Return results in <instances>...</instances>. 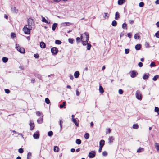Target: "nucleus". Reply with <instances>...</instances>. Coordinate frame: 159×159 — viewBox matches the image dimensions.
I'll list each match as a JSON object with an SVG mask.
<instances>
[{
    "label": "nucleus",
    "mask_w": 159,
    "mask_h": 159,
    "mask_svg": "<svg viewBox=\"0 0 159 159\" xmlns=\"http://www.w3.org/2000/svg\"><path fill=\"white\" fill-rule=\"evenodd\" d=\"M89 38V34L87 32H85L81 35L80 39L83 45L85 46L88 43Z\"/></svg>",
    "instance_id": "obj_1"
},
{
    "label": "nucleus",
    "mask_w": 159,
    "mask_h": 159,
    "mask_svg": "<svg viewBox=\"0 0 159 159\" xmlns=\"http://www.w3.org/2000/svg\"><path fill=\"white\" fill-rule=\"evenodd\" d=\"M32 28V27H30V26H28V25H26L24 27L23 31H24L25 34H30V30Z\"/></svg>",
    "instance_id": "obj_2"
},
{
    "label": "nucleus",
    "mask_w": 159,
    "mask_h": 159,
    "mask_svg": "<svg viewBox=\"0 0 159 159\" xmlns=\"http://www.w3.org/2000/svg\"><path fill=\"white\" fill-rule=\"evenodd\" d=\"M16 48L19 52L22 53H24L25 52V50L22 47L19 46L18 44H16Z\"/></svg>",
    "instance_id": "obj_3"
},
{
    "label": "nucleus",
    "mask_w": 159,
    "mask_h": 159,
    "mask_svg": "<svg viewBox=\"0 0 159 159\" xmlns=\"http://www.w3.org/2000/svg\"><path fill=\"white\" fill-rule=\"evenodd\" d=\"M136 97L137 99L139 100H141L142 99V95L141 91L139 90H138L136 91Z\"/></svg>",
    "instance_id": "obj_4"
},
{
    "label": "nucleus",
    "mask_w": 159,
    "mask_h": 159,
    "mask_svg": "<svg viewBox=\"0 0 159 159\" xmlns=\"http://www.w3.org/2000/svg\"><path fill=\"white\" fill-rule=\"evenodd\" d=\"M28 25H27L28 26L30 27H32V26L34 25V23L33 20L31 18H29L28 20Z\"/></svg>",
    "instance_id": "obj_5"
},
{
    "label": "nucleus",
    "mask_w": 159,
    "mask_h": 159,
    "mask_svg": "<svg viewBox=\"0 0 159 159\" xmlns=\"http://www.w3.org/2000/svg\"><path fill=\"white\" fill-rule=\"evenodd\" d=\"M96 155V152L94 151H92L89 152L88 156L91 158L94 157Z\"/></svg>",
    "instance_id": "obj_6"
},
{
    "label": "nucleus",
    "mask_w": 159,
    "mask_h": 159,
    "mask_svg": "<svg viewBox=\"0 0 159 159\" xmlns=\"http://www.w3.org/2000/svg\"><path fill=\"white\" fill-rule=\"evenodd\" d=\"M51 52L52 54H56L58 52V49L56 47H52L51 49Z\"/></svg>",
    "instance_id": "obj_7"
},
{
    "label": "nucleus",
    "mask_w": 159,
    "mask_h": 159,
    "mask_svg": "<svg viewBox=\"0 0 159 159\" xmlns=\"http://www.w3.org/2000/svg\"><path fill=\"white\" fill-rule=\"evenodd\" d=\"M130 76L132 78H134L136 76L138 73L135 71H132L130 72Z\"/></svg>",
    "instance_id": "obj_8"
},
{
    "label": "nucleus",
    "mask_w": 159,
    "mask_h": 159,
    "mask_svg": "<svg viewBox=\"0 0 159 159\" xmlns=\"http://www.w3.org/2000/svg\"><path fill=\"white\" fill-rule=\"evenodd\" d=\"M43 115H42V117H40L39 119H38L37 120V122L38 124H41L43 122Z\"/></svg>",
    "instance_id": "obj_9"
},
{
    "label": "nucleus",
    "mask_w": 159,
    "mask_h": 159,
    "mask_svg": "<svg viewBox=\"0 0 159 159\" xmlns=\"http://www.w3.org/2000/svg\"><path fill=\"white\" fill-rule=\"evenodd\" d=\"M108 143L111 144L113 142V141L114 140V138L113 136L110 137L108 138Z\"/></svg>",
    "instance_id": "obj_10"
},
{
    "label": "nucleus",
    "mask_w": 159,
    "mask_h": 159,
    "mask_svg": "<svg viewBox=\"0 0 159 159\" xmlns=\"http://www.w3.org/2000/svg\"><path fill=\"white\" fill-rule=\"evenodd\" d=\"M33 136L35 139H38L39 137V132L34 133L33 135Z\"/></svg>",
    "instance_id": "obj_11"
},
{
    "label": "nucleus",
    "mask_w": 159,
    "mask_h": 159,
    "mask_svg": "<svg viewBox=\"0 0 159 159\" xmlns=\"http://www.w3.org/2000/svg\"><path fill=\"white\" fill-rule=\"evenodd\" d=\"M72 121L75 124L76 126H78L79 123L75 119L72 118Z\"/></svg>",
    "instance_id": "obj_12"
},
{
    "label": "nucleus",
    "mask_w": 159,
    "mask_h": 159,
    "mask_svg": "<svg viewBox=\"0 0 159 159\" xmlns=\"http://www.w3.org/2000/svg\"><path fill=\"white\" fill-rule=\"evenodd\" d=\"M11 10L12 11L15 13H17L18 12V10L16 9V7H11Z\"/></svg>",
    "instance_id": "obj_13"
},
{
    "label": "nucleus",
    "mask_w": 159,
    "mask_h": 159,
    "mask_svg": "<svg viewBox=\"0 0 159 159\" xmlns=\"http://www.w3.org/2000/svg\"><path fill=\"white\" fill-rule=\"evenodd\" d=\"M141 47V45L140 44H137L135 46V48L137 50H140Z\"/></svg>",
    "instance_id": "obj_14"
},
{
    "label": "nucleus",
    "mask_w": 159,
    "mask_h": 159,
    "mask_svg": "<svg viewBox=\"0 0 159 159\" xmlns=\"http://www.w3.org/2000/svg\"><path fill=\"white\" fill-rule=\"evenodd\" d=\"M126 2V0H118V4L119 5L123 4Z\"/></svg>",
    "instance_id": "obj_15"
},
{
    "label": "nucleus",
    "mask_w": 159,
    "mask_h": 159,
    "mask_svg": "<svg viewBox=\"0 0 159 159\" xmlns=\"http://www.w3.org/2000/svg\"><path fill=\"white\" fill-rule=\"evenodd\" d=\"M40 46L41 48H44L45 47L46 44L44 42H41L40 43Z\"/></svg>",
    "instance_id": "obj_16"
},
{
    "label": "nucleus",
    "mask_w": 159,
    "mask_h": 159,
    "mask_svg": "<svg viewBox=\"0 0 159 159\" xmlns=\"http://www.w3.org/2000/svg\"><path fill=\"white\" fill-rule=\"evenodd\" d=\"M41 17L42 18V21L43 22L46 23L47 24L50 23V22H48L47 21L46 19L44 17H43L42 16H41Z\"/></svg>",
    "instance_id": "obj_17"
},
{
    "label": "nucleus",
    "mask_w": 159,
    "mask_h": 159,
    "mask_svg": "<svg viewBox=\"0 0 159 159\" xmlns=\"http://www.w3.org/2000/svg\"><path fill=\"white\" fill-rule=\"evenodd\" d=\"M80 75V73L78 71H76L74 73V75L75 78H78L79 77Z\"/></svg>",
    "instance_id": "obj_18"
},
{
    "label": "nucleus",
    "mask_w": 159,
    "mask_h": 159,
    "mask_svg": "<svg viewBox=\"0 0 159 159\" xmlns=\"http://www.w3.org/2000/svg\"><path fill=\"white\" fill-rule=\"evenodd\" d=\"M30 130H32L34 128V123L30 122Z\"/></svg>",
    "instance_id": "obj_19"
},
{
    "label": "nucleus",
    "mask_w": 159,
    "mask_h": 159,
    "mask_svg": "<svg viewBox=\"0 0 159 159\" xmlns=\"http://www.w3.org/2000/svg\"><path fill=\"white\" fill-rule=\"evenodd\" d=\"M120 17V15L119 13L118 12H116L115 13V19L116 20H117Z\"/></svg>",
    "instance_id": "obj_20"
},
{
    "label": "nucleus",
    "mask_w": 159,
    "mask_h": 159,
    "mask_svg": "<svg viewBox=\"0 0 159 159\" xmlns=\"http://www.w3.org/2000/svg\"><path fill=\"white\" fill-rule=\"evenodd\" d=\"M57 26V23H54L53 24L52 26V30L53 31H54L55 30L56 28V27Z\"/></svg>",
    "instance_id": "obj_21"
},
{
    "label": "nucleus",
    "mask_w": 159,
    "mask_h": 159,
    "mask_svg": "<svg viewBox=\"0 0 159 159\" xmlns=\"http://www.w3.org/2000/svg\"><path fill=\"white\" fill-rule=\"evenodd\" d=\"M149 74L148 73L147 74H144L143 77V79L144 80L147 79L149 77Z\"/></svg>",
    "instance_id": "obj_22"
},
{
    "label": "nucleus",
    "mask_w": 159,
    "mask_h": 159,
    "mask_svg": "<svg viewBox=\"0 0 159 159\" xmlns=\"http://www.w3.org/2000/svg\"><path fill=\"white\" fill-rule=\"evenodd\" d=\"M155 146L156 148V149L157 151H159V143H155Z\"/></svg>",
    "instance_id": "obj_23"
},
{
    "label": "nucleus",
    "mask_w": 159,
    "mask_h": 159,
    "mask_svg": "<svg viewBox=\"0 0 159 159\" xmlns=\"http://www.w3.org/2000/svg\"><path fill=\"white\" fill-rule=\"evenodd\" d=\"M62 25L64 26H69L71 25V23L69 22H65L62 23Z\"/></svg>",
    "instance_id": "obj_24"
},
{
    "label": "nucleus",
    "mask_w": 159,
    "mask_h": 159,
    "mask_svg": "<svg viewBox=\"0 0 159 159\" xmlns=\"http://www.w3.org/2000/svg\"><path fill=\"white\" fill-rule=\"evenodd\" d=\"M99 90L100 92L101 93H102L104 92L103 89V87L101 86H99Z\"/></svg>",
    "instance_id": "obj_25"
},
{
    "label": "nucleus",
    "mask_w": 159,
    "mask_h": 159,
    "mask_svg": "<svg viewBox=\"0 0 159 159\" xmlns=\"http://www.w3.org/2000/svg\"><path fill=\"white\" fill-rule=\"evenodd\" d=\"M144 151V148H139L137 150V152H141Z\"/></svg>",
    "instance_id": "obj_26"
},
{
    "label": "nucleus",
    "mask_w": 159,
    "mask_h": 159,
    "mask_svg": "<svg viewBox=\"0 0 159 159\" xmlns=\"http://www.w3.org/2000/svg\"><path fill=\"white\" fill-rule=\"evenodd\" d=\"M31 153L30 152H29L27 154V159H31Z\"/></svg>",
    "instance_id": "obj_27"
},
{
    "label": "nucleus",
    "mask_w": 159,
    "mask_h": 159,
    "mask_svg": "<svg viewBox=\"0 0 159 159\" xmlns=\"http://www.w3.org/2000/svg\"><path fill=\"white\" fill-rule=\"evenodd\" d=\"M2 60L3 62L6 63L8 59L6 57H4L2 58Z\"/></svg>",
    "instance_id": "obj_28"
},
{
    "label": "nucleus",
    "mask_w": 159,
    "mask_h": 159,
    "mask_svg": "<svg viewBox=\"0 0 159 159\" xmlns=\"http://www.w3.org/2000/svg\"><path fill=\"white\" fill-rule=\"evenodd\" d=\"M76 143L78 144H80L81 143V141L80 139H77L76 140Z\"/></svg>",
    "instance_id": "obj_29"
},
{
    "label": "nucleus",
    "mask_w": 159,
    "mask_h": 159,
    "mask_svg": "<svg viewBox=\"0 0 159 159\" xmlns=\"http://www.w3.org/2000/svg\"><path fill=\"white\" fill-rule=\"evenodd\" d=\"M66 102L64 101L63 102V104H60L59 105V107L60 108H62L66 106Z\"/></svg>",
    "instance_id": "obj_30"
},
{
    "label": "nucleus",
    "mask_w": 159,
    "mask_h": 159,
    "mask_svg": "<svg viewBox=\"0 0 159 159\" xmlns=\"http://www.w3.org/2000/svg\"><path fill=\"white\" fill-rule=\"evenodd\" d=\"M111 25L113 26H116L117 25V22L115 20H113L112 21Z\"/></svg>",
    "instance_id": "obj_31"
},
{
    "label": "nucleus",
    "mask_w": 159,
    "mask_h": 159,
    "mask_svg": "<svg viewBox=\"0 0 159 159\" xmlns=\"http://www.w3.org/2000/svg\"><path fill=\"white\" fill-rule=\"evenodd\" d=\"M89 134L88 133H86L84 135V138L86 139H89Z\"/></svg>",
    "instance_id": "obj_32"
},
{
    "label": "nucleus",
    "mask_w": 159,
    "mask_h": 159,
    "mask_svg": "<svg viewBox=\"0 0 159 159\" xmlns=\"http://www.w3.org/2000/svg\"><path fill=\"white\" fill-rule=\"evenodd\" d=\"M133 128L134 129H137L139 128V126L137 124H134L133 125Z\"/></svg>",
    "instance_id": "obj_33"
},
{
    "label": "nucleus",
    "mask_w": 159,
    "mask_h": 159,
    "mask_svg": "<svg viewBox=\"0 0 159 159\" xmlns=\"http://www.w3.org/2000/svg\"><path fill=\"white\" fill-rule=\"evenodd\" d=\"M36 115L42 117V115H43L41 112L39 111H38L36 113Z\"/></svg>",
    "instance_id": "obj_34"
},
{
    "label": "nucleus",
    "mask_w": 159,
    "mask_h": 159,
    "mask_svg": "<svg viewBox=\"0 0 159 159\" xmlns=\"http://www.w3.org/2000/svg\"><path fill=\"white\" fill-rule=\"evenodd\" d=\"M155 112H157L158 115H159V108L157 107H155Z\"/></svg>",
    "instance_id": "obj_35"
},
{
    "label": "nucleus",
    "mask_w": 159,
    "mask_h": 159,
    "mask_svg": "<svg viewBox=\"0 0 159 159\" xmlns=\"http://www.w3.org/2000/svg\"><path fill=\"white\" fill-rule=\"evenodd\" d=\"M54 150L55 152H58L59 150V148L57 146H54Z\"/></svg>",
    "instance_id": "obj_36"
},
{
    "label": "nucleus",
    "mask_w": 159,
    "mask_h": 159,
    "mask_svg": "<svg viewBox=\"0 0 159 159\" xmlns=\"http://www.w3.org/2000/svg\"><path fill=\"white\" fill-rule=\"evenodd\" d=\"M158 78H159V75H155V76H154V77L152 79L154 81H155L157 80V79Z\"/></svg>",
    "instance_id": "obj_37"
},
{
    "label": "nucleus",
    "mask_w": 159,
    "mask_h": 159,
    "mask_svg": "<svg viewBox=\"0 0 159 159\" xmlns=\"http://www.w3.org/2000/svg\"><path fill=\"white\" fill-rule=\"evenodd\" d=\"M45 102L47 104H49L50 103V101L48 98H46L45 99Z\"/></svg>",
    "instance_id": "obj_38"
},
{
    "label": "nucleus",
    "mask_w": 159,
    "mask_h": 159,
    "mask_svg": "<svg viewBox=\"0 0 159 159\" xmlns=\"http://www.w3.org/2000/svg\"><path fill=\"white\" fill-rule=\"evenodd\" d=\"M87 49L88 50H89L90 49L91 47V45L90 44L88 43L87 44Z\"/></svg>",
    "instance_id": "obj_39"
},
{
    "label": "nucleus",
    "mask_w": 159,
    "mask_h": 159,
    "mask_svg": "<svg viewBox=\"0 0 159 159\" xmlns=\"http://www.w3.org/2000/svg\"><path fill=\"white\" fill-rule=\"evenodd\" d=\"M55 43L57 44H60L61 43V41L59 40H56L55 42Z\"/></svg>",
    "instance_id": "obj_40"
},
{
    "label": "nucleus",
    "mask_w": 159,
    "mask_h": 159,
    "mask_svg": "<svg viewBox=\"0 0 159 159\" xmlns=\"http://www.w3.org/2000/svg\"><path fill=\"white\" fill-rule=\"evenodd\" d=\"M68 41L71 44H73V43L74 39H73L69 38L68 39Z\"/></svg>",
    "instance_id": "obj_41"
},
{
    "label": "nucleus",
    "mask_w": 159,
    "mask_h": 159,
    "mask_svg": "<svg viewBox=\"0 0 159 159\" xmlns=\"http://www.w3.org/2000/svg\"><path fill=\"white\" fill-rule=\"evenodd\" d=\"M53 133L52 131H50L48 132V135L49 136H51L53 135Z\"/></svg>",
    "instance_id": "obj_42"
},
{
    "label": "nucleus",
    "mask_w": 159,
    "mask_h": 159,
    "mask_svg": "<svg viewBox=\"0 0 159 159\" xmlns=\"http://www.w3.org/2000/svg\"><path fill=\"white\" fill-rule=\"evenodd\" d=\"M18 152L20 153H22L24 152L23 149L22 148H20L18 149Z\"/></svg>",
    "instance_id": "obj_43"
},
{
    "label": "nucleus",
    "mask_w": 159,
    "mask_h": 159,
    "mask_svg": "<svg viewBox=\"0 0 159 159\" xmlns=\"http://www.w3.org/2000/svg\"><path fill=\"white\" fill-rule=\"evenodd\" d=\"M155 36L157 38H159V31H157L155 33Z\"/></svg>",
    "instance_id": "obj_44"
},
{
    "label": "nucleus",
    "mask_w": 159,
    "mask_h": 159,
    "mask_svg": "<svg viewBox=\"0 0 159 159\" xmlns=\"http://www.w3.org/2000/svg\"><path fill=\"white\" fill-rule=\"evenodd\" d=\"M144 3L143 2H141L139 3V6L140 7H142L143 6Z\"/></svg>",
    "instance_id": "obj_45"
},
{
    "label": "nucleus",
    "mask_w": 159,
    "mask_h": 159,
    "mask_svg": "<svg viewBox=\"0 0 159 159\" xmlns=\"http://www.w3.org/2000/svg\"><path fill=\"white\" fill-rule=\"evenodd\" d=\"M134 38L135 39H139V36L138 34H136L134 35Z\"/></svg>",
    "instance_id": "obj_46"
},
{
    "label": "nucleus",
    "mask_w": 159,
    "mask_h": 159,
    "mask_svg": "<svg viewBox=\"0 0 159 159\" xmlns=\"http://www.w3.org/2000/svg\"><path fill=\"white\" fill-rule=\"evenodd\" d=\"M100 144H102V145H104L105 144V141L103 140H101L100 142Z\"/></svg>",
    "instance_id": "obj_47"
},
{
    "label": "nucleus",
    "mask_w": 159,
    "mask_h": 159,
    "mask_svg": "<svg viewBox=\"0 0 159 159\" xmlns=\"http://www.w3.org/2000/svg\"><path fill=\"white\" fill-rule=\"evenodd\" d=\"M11 37L13 38H14L15 37H16V34L13 33H11Z\"/></svg>",
    "instance_id": "obj_48"
},
{
    "label": "nucleus",
    "mask_w": 159,
    "mask_h": 159,
    "mask_svg": "<svg viewBox=\"0 0 159 159\" xmlns=\"http://www.w3.org/2000/svg\"><path fill=\"white\" fill-rule=\"evenodd\" d=\"M35 76L41 80V75L39 74H36Z\"/></svg>",
    "instance_id": "obj_49"
},
{
    "label": "nucleus",
    "mask_w": 159,
    "mask_h": 159,
    "mask_svg": "<svg viewBox=\"0 0 159 159\" xmlns=\"http://www.w3.org/2000/svg\"><path fill=\"white\" fill-rule=\"evenodd\" d=\"M76 40L77 43H79L80 41L81 40H81L80 39V37H78L76 38Z\"/></svg>",
    "instance_id": "obj_50"
},
{
    "label": "nucleus",
    "mask_w": 159,
    "mask_h": 159,
    "mask_svg": "<svg viewBox=\"0 0 159 159\" xmlns=\"http://www.w3.org/2000/svg\"><path fill=\"white\" fill-rule=\"evenodd\" d=\"M155 63L154 62H152L151 63L150 65V66L151 67H154L155 66Z\"/></svg>",
    "instance_id": "obj_51"
},
{
    "label": "nucleus",
    "mask_w": 159,
    "mask_h": 159,
    "mask_svg": "<svg viewBox=\"0 0 159 159\" xmlns=\"http://www.w3.org/2000/svg\"><path fill=\"white\" fill-rule=\"evenodd\" d=\"M129 49H125V53L126 54H128L129 53Z\"/></svg>",
    "instance_id": "obj_52"
},
{
    "label": "nucleus",
    "mask_w": 159,
    "mask_h": 159,
    "mask_svg": "<svg viewBox=\"0 0 159 159\" xmlns=\"http://www.w3.org/2000/svg\"><path fill=\"white\" fill-rule=\"evenodd\" d=\"M63 123V122L61 120H60V121L59 124L60 125V127H61V129L62 128V127Z\"/></svg>",
    "instance_id": "obj_53"
},
{
    "label": "nucleus",
    "mask_w": 159,
    "mask_h": 159,
    "mask_svg": "<svg viewBox=\"0 0 159 159\" xmlns=\"http://www.w3.org/2000/svg\"><path fill=\"white\" fill-rule=\"evenodd\" d=\"M107 152L106 151H104L102 152V155L103 156H107Z\"/></svg>",
    "instance_id": "obj_54"
},
{
    "label": "nucleus",
    "mask_w": 159,
    "mask_h": 159,
    "mask_svg": "<svg viewBox=\"0 0 159 159\" xmlns=\"http://www.w3.org/2000/svg\"><path fill=\"white\" fill-rule=\"evenodd\" d=\"M127 26V24L125 23H124L122 25V28L125 29Z\"/></svg>",
    "instance_id": "obj_55"
},
{
    "label": "nucleus",
    "mask_w": 159,
    "mask_h": 159,
    "mask_svg": "<svg viewBox=\"0 0 159 159\" xmlns=\"http://www.w3.org/2000/svg\"><path fill=\"white\" fill-rule=\"evenodd\" d=\"M127 35H128V37L129 38H131V37L132 36V34L131 33H129Z\"/></svg>",
    "instance_id": "obj_56"
},
{
    "label": "nucleus",
    "mask_w": 159,
    "mask_h": 159,
    "mask_svg": "<svg viewBox=\"0 0 159 159\" xmlns=\"http://www.w3.org/2000/svg\"><path fill=\"white\" fill-rule=\"evenodd\" d=\"M123 91L121 89H120L119 90V93L120 94H121L123 93Z\"/></svg>",
    "instance_id": "obj_57"
},
{
    "label": "nucleus",
    "mask_w": 159,
    "mask_h": 159,
    "mask_svg": "<svg viewBox=\"0 0 159 159\" xmlns=\"http://www.w3.org/2000/svg\"><path fill=\"white\" fill-rule=\"evenodd\" d=\"M5 91L7 93H10V91L9 89H5Z\"/></svg>",
    "instance_id": "obj_58"
},
{
    "label": "nucleus",
    "mask_w": 159,
    "mask_h": 159,
    "mask_svg": "<svg viewBox=\"0 0 159 159\" xmlns=\"http://www.w3.org/2000/svg\"><path fill=\"white\" fill-rule=\"evenodd\" d=\"M109 15H108L107 13H104V17H105L106 16H107V18H108L109 17Z\"/></svg>",
    "instance_id": "obj_59"
},
{
    "label": "nucleus",
    "mask_w": 159,
    "mask_h": 159,
    "mask_svg": "<svg viewBox=\"0 0 159 159\" xmlns=\"http://www.w3.org/2000/svg\"><path fill=\"white\" fill-rule=\"evenodd\" d=\"M143 63L141 62H139L138 63V66L140 67H142L143 66Z\"/></svg>",
    "instance_id": "obj_60"
},
{
    "label": "nucleus",
    "mask_w": 159,
    "mask_h": 159,
    "mask_svg": "<svg viewBox=\"0 0 159 159\" xmlns=\"http://www.w3.org/2000/svg\"><path fill=\"white\" fill-rule=\"evenodd\" d=\"M34 57L36 58H38L39 57V55L38 54H34Z\"/></svg>",
    "instance_id": "obj_61"
},
{
    "label": "nucleus",
    "mask_w": 159,
    "mask_h": 159,
    "mask_svg": "<svg viewBox=\"0 0 159 159\" xmlns=\"http://www.w3.org/2000/svg\"><path fill=\"white\" fill-rule=\"evenodd\" d=\"M145 45L146 47H149V44L147 42L145 43Z\"/></svg>",
    "instance_id": "obj_62"
},
{
    "label": "nucleus",
    "mask_w": 159,
    "mask_h": 159,
    "mask_svg": "<svg viewBox=\"0 0 159 159\" xmlns=\"http://www.w3.org/2000/svg\"><path fill=\"white\" fill-rule=\"evenodd\" d=\"M80 94V93L79 92L78 89H77L76 90V95L77 96H79Z\"/></svg>",
    "instance_id": "obj_63"
},
{
    "label": "nucleus",
    "mask_w": 159,
    "mask_h": 159,
    "mask_svg": "<svg viewBox=\"0 0 159 159\" xmlns=\"http://www.w3.org/2000/svg\"><path fill=\"white\" fill-rule=\"evenodd\" d=\"M107 131L106 132V134H107L108 133H110L111 131V129L110 128H108L107 129Z\"/></svg>",
    "instance_id": "obj_64"
}]
</instances>
